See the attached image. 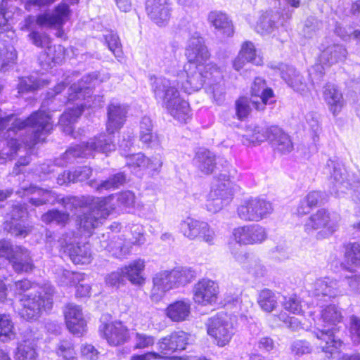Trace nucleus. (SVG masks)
I'll use <instances>...</instances> for the list:
<instances>
[{
  "mask_svg": "<svg viewBox=\"0 0 360 360\" xmlns=\"http://www.w3.org/2000/svg\"><path fill=\"white\" fill-rule=\"evenodd\" d=\"M345 174L340 169L334 168L333 174L330 177V183L333 184L331 193L336 196H340L342 193L346 192L348 187V183L345 181Z\"/></svg>",
  "mask_w": 360,
  "mask_h": 360,
  "instance_id": "09e8293b",
  "label": "nucleus"
},
{
  "mask_svg": "<svg viewBox=\"0 0 360 360\" xmlns=\"http://www.w3.org/2000/svg\"><path fill=\"white\" fill-rule=\"evenodd\" d=\"M65 320L68 330L77 335L86 331V321L81 307L75 304H68L64 309Z\"/></svg>",
  "mask_w": 360,
  "mask_h": 360,
  "instance_id": "6ab92c4d",
  "label": "nucleus"
},
{
  "mask_svg": "<svg viewBox=\"0 0 360 360\" xmlns=\"http://www.w3.org/2000/svg\"><path fill=\"white\" fill-rule=\"evenodd\" d=\"M86 103H77L75 108L70 109L65 112L60 117L59 124L63 127V131L68 134H72L73 129L72 124L76 122L77 118L82 115L84 107Z\"/></svg>",
  "mask_w": 360,
  "mask_h": 360,
  "instance_id": "e433bc0d",
  "label": "nucleus"
},
{
  "mask_svg": "<svg viewBox=\"0 0 360 360\" xmlns=\"http://www.w3.org/2000/svg\"><path fill=\"white\" fill-rule=\"evenodd\" d=\"M308 323H303V329L311 330L320 341L319 347L328 359L340 354L342 342L335 336L338 324L342 320V312L338 307L330 304L319 311L320 317H314L315 311H309Z\"/></svg>",
  "mask_w": 360,
  "mask_h": 360,
  "instance_id": "f03ea898",
  "label": "nucleus"
},
{
  "mask_svg": "<svg viewBox=\"0 0 360 360\" xmlns=\"http://www.w3.org/2000/svg\"><path fill=\"white\" fill-rule=\"evenodd\" d=\"M234 192L235 185L229 179L216 180L207 195V210L213 213L219 212L231 202Z\"/></svg>",
  "mask_w": 360,
  "mask_h": 360,
  "instance_id": "1a4fd4ad",
  "label": "nucleus"
},
{
  "mask_svg": "<svg viewBox=\"0 0 360 360\" xmlns=\"http://www.w3.org/2000/svg\"><path fill=\"white\" fill-rule=\"evenodd\" d=\"M58 282L60 285H75L77 283L82 282L85 278V274L79 272H72L65 269H60L56 274Z\"/></svg>",
  "mask_w": 360,
  "mask_h": 360,
  "instance_id": "49530a36",
  "label": "nucleus"
},
{
  "mask_svg": "<svg viewBox=\"0 0 360 360\" xmlns=\"http://www.w3.org/2000/svg\"><path fill=\"white\" fill-rule=\"evenodd\" d=\"M17 332L10 315L0 314V341L8 342L16 338Z\"/></svg>",
  "mask_w": 360,
  "mask_h": 360,
  "instance_id": "58836bf2",
  "label": "nucleus"
},
{
  "mask_svg": "<svg viewBox=\"0 0 360 360\" xmlns=\"http://www.w3.org/2000/svg\"><path fill=\"white\" fill-rule=\"evenodd\" d=\"M29 37L37 46L48 47V46H49L50 38L46 34H40L37 32H32L30 34Z\"/></svg>",
  "mask_w": 360,
  "mask_h": 360,
  "instance_id": "774afa93",
  "label": "nucleus"
},
{
  "mask_svg": "<svg viewBox=\"0 0 360 360\" xmlns=\"http://www.w3.org/2000/svg\"><path fill=\"white\" fill-rule=\"evenodd\" d=\"M70 13L69 6L65 4H60L53 12L39 15L37 23L41 27L59 29L68 20Z\"/></svg>",
  "mask_w": 360,
  "mask_h": 360,
  "instance_id": "a211bd4d",
  "label": "nucleus"
},
{
  "mask_svg": "<svg viewBox=\"0 0 360 360\" xmlns=\"http://www.w3.org/2000/svg\"><path fill=\"white\" fill-rule=\"evenodd\" d=\"M94 207L88 212L84 213L78 217L77 221L79 229L91 233V231L102 223L110 214V210L104 207L102 203L97 201V198L91 200Z\"/></svg>",
  "mask_w": 360,
  "mask_h": 360,
  "instance_id": "ddd939ff",
  "label": "nucleus"
},
{
  "mask_svg": "<svg viewBox=\"0 0 360 360\" xmlns=\"http://www.w3.org/2000/svg\"><path fill=\"white\" fill-rule=\"evenodd\" d=\"M309 292L316 300L323 299L325 301L342 295L345 292L339 282L330 278L316 280Z\"/></svg>",
  "mask_w": 360,
  "mask_h": 360,
  "instance_id": "dca6fc26",
  "label": "nucleus"
},
{
  "mask_svg": "<svg viewBox=\"0 0 360 360\" xmlns=\"http://www.w3.org/2000/svg\"><path fill=\"white\" fill-rule=\"evenodd\" d=\"M271 127L261 128L256 127L248 129L246 134L242 137V142L245 145L257 144L268 140L269 141Z\"/></svg>",
  "mask_w": 360,
  "mask_h": 360,
  "instance_id": "4c0bfd02",
  "label": "nucleus"
},
{
  "mask_svg": "<svg viewBox=\"0 0 360 360\" xmlns=\"http://www.w3.org/2000/svg\"><path fill=\"white\" fill-rule=\"evenodd\" d=\"M64 49L61 46H48L46 50V55L47 59L46 63L48 65L53 63H59L64 58Z\"/></svg>",
  "mask_w": 360,
  "mask_h": 360,
  "instance_id": "6e6d98bb",
  "label": "nucleus"
},
{
  "mask_svg": "<svg viewBox=\"0 0 360 360\" xmlns=\"http://www.w3.org/2000/svg\"><path fill=\"white\" fill-rule=\"evenodd\" d=\"M236 114L239 119L246 117L250 110L248 101L246 98H240L236 103Z\"/></svg>",
  "mask_w": 360,
  "mask_h": 360,
  "instance_id": "338daca9",
  "label": "nucleus"
},
{
  "mask_svg": "<svg viewBox=\"0 0 360 360\" xmlns=\"http://www.w3.org/2000/svg\"><path fill=\"white\" fill-rule=\"evenodd\" d=\"M144 268V261L139 259L122 267V274L131 284L141 286L145 283Z\"/></svg>",
  "mask_w": 360,
  "mask_h": 360,
  "instance_id": "c756f323",
  "label": "nucleus"
},
{
  "mask_svg": "<svg viewBox=\"0 0 360 360\" xmlns=\"http://www.w3.org/2000/svg\"><path fill=\"white\" fill-rule=\"evenodd\" d=\"M339 228L338 217L325 209H320L310 215L304 224L309 234L315 233L317 240L328 238Z\"/></svg>",
  "mask_w": 360,
  "mask_h": 360,
  "instance_id": "39448f33",
  "label": "nucleus"
},
{
  "mask_svg": "<svg viewBox=\"0 0 360 360\" xmlns=\"http://www.w3.org/2000/svg\"><path fill=\"white\" fill-rule=\"evenodd\" d=\"M323 97L334 115L338 114L345 105L342 94L335 84H328L324 87Z\"/></svg>",
  "mask_w": 360,
  "mask_h": 360,
  "instance_id": "cd10ccee",
  "label": "nucleus"
},
{
  "mask_svg": "<svg viewBox=\"0 0 360 360\" xmlns=\"http://www.w3.org/2000/svg\"><path fill=\"white\" fill-rule=\"evenodd\" d=\"M41 220L49 224L55 222L58 225L64 226L69 221V214L57 210H52L41 216Z\"/></svg>",
  "mask_w": 360,
  "mask_h": 360,
  "instance_id": "603ef678",
  "label": "nucleus"
},
{
  "mask_svg": "<svg viewBox=\"0 0 360 360\" xmlns=\"http://www.w3.org/2000/svg\"><path fill=\"white\" fill-rule=\"evenodd\" d=\"M191 340V334L183 330H174L160 338L156 343V349L163 360H191V357L188 356H172L174 352L185 350Z\"/></svg>",
  "mask_w": 360,
  "mask_h": 360,
  "instance_id": "423d86ee",
  "label": "nucleus"
},
{
  "mask_svg": "<svg viewBox=\"0 0 360 360\" xmlns=\"http://www.w3.org/2000/svg\"><path fill=\"white\" fill-rule=\"evenodd\" d=\"M194 162L204 174H211L215 168V156L210 150L200 148L196 153Z\"/></svg>",
  "mask_w": 360,
  "mask_h": 360,
  "instance_id": "72a5a7b5",
  "label": "nucleus"
},
{
  "mask_svg": "<svg viewBox=\"0 0 360 360\" xmlns=\"http://www.w3.org/2000/svg\"><path fill=\"white\" fill-rule=\"evenodd\" d=\"M38 354L34 340H24L20 343L15 354L16 360H36Z\"/></svg>",
  "mask_w": 360,
  "mask_h": 360,
  "instance_id": "37998d69",
  "label": "nucleus"
},
{
  "mask_svg": "<svg viewBox=\"0 0 360 360\" xmlns=\"http://www.w3.org/2000/svg\"><path fill=\"white\" fill-rule=\"evenodd\" d=\"M257 303L262 310L271 312L278 304L277 297L271 290L264 289L259 292Z\"/></svg>",
  "mask_w": 360,
  "mask_h": 360,
  "instance_id": "de8ad7c7",
  "label": "nucleus"
},
{
  "mask_svg": "<svg viewBox=\"0 0 360 360\" xmlns=\"http://www.w3.org/2000/svg\"><path fill=\"white\" fill-rule=\"evenodd\" d=\"M185 56L188 60L186 63L207 64L210 54L203 38L199 34L195 33L188 39L185 48Z\"/></svg>",
  "mask_w": 360,
  "mask_h": 360,
  "instance_id": "4468645a",
  "label": "nucleus"
},
{
  "mask_svg": "<svg viewBox=\"0 0 360 360\" xmlns=\"http://www.w3.org/2000/svg\"><path fill=\"white\" fill-rule=\"evenodd\" d=\"M306 303L304 302L303 306L301 301L297 297H290L285 299L283 303V307L285 310L295 314H300L302 311L305 313L304 307Z\"/></svg>",
  "mask_w": 360,
  "mask_h": 360,
  "instance_id": "4d7b16f0",
  "label": "nucleus"
},
{
  "mask_svg": "<svg viewBox=\"0 0 360 360\" xmlns=\"http://www.w3.org/2000/svg\"><path fill=\"white\" fill-rule=\"evenodd\" d=\"M27 215V209L22 206H15L11 212V219L10 222L11 225L8 228V223L6 222L5 226L6 229H8L11 234L15 236L25 237L32 229L30 226H24L20 224H15V221H17Z\"/></svg>",
  "mask_w": 360,
  "mask_h": 360,
  "instance_id": "7c9ffc66",
  "label": "nucleus"
},
{
  "mask_svg": "<svg viewBox=\"0 0 360 360\" xmlns=\"http://www.w3.org/2000/svg\"><path fill=\"white\" fill-rule=\"evenodd\" d=\"M269 143L274 150L283 154L290 153L293 148L288 134L278 127H271Z\"/></svg>",
  "mask_w": 360,
  "mask_h": 360,
  "instance_id": "a878e982",
  "label": "nucleus"
},
{
  "mask_svg": "<svg viewBox=\"0 0 360 360\" xmlns=\"http://www.w3.org/2000/svg\"><path fill=\"white\" fill-rule=\"evenodd\" d=\"M291 350L293 354L296 356H301L310 353L311 347L309 343L307 341L297 340L292 343Z\"/></svg>",
  "mask_w": 360,
  "mask_h": 360,
  "instance_id": "e2e57ef3",
  "label": "nucleus"
},
{
  "mask_svg": "<svg viewBox=\"0 0 360 360\" xmlns=\"http://www.w3.org/2000/svg\"><path fill=\"white\" fill-rule=\"evenodd\" d=\"M94 79H96L95 76L89 75L83 77L77 84H73L68 89V100L71 101L89 97L91 84L94 82Z\"/></svg>",
  "mask_w": 360,
  "mask_h": 360,
  "instance_id": "2f4dec72",
  "label": "nucleus"
},
{
  "mask_svg": "<svg viewBox=\"0 0 360 360\" xmlns=\"http://www.w3.org/2000/svg\"><path fill=\"white\" fill-rule=\"evenodd\" d=\"M61 242V246L64 249V252L69 255L70 259L76 264H89L91 259V253L89 244H84L79 245L77 244L74 245L72 243H67L66 240Z\"/></svg>",
  "mask_w": 360,
  "mask_h": 360,
  "instance_id": "4be33fe9",
  "label": "nucleus"
},
{
  "mask_svg": "<svg viewBox=\"0 0 360 360\" xmlns=\"http://www.w3.org/2000/svg\"><path fill=\"white\" fill-rule=\"evenodd\" d=\"M206 326L207 334L221 347L229 345L236 333L235 319L227 314L221 313L211 317Z\"/></svg>",
  "mask_w": 360,
  "mask_h": 360,
  "instance_id": "6e6552de",
  "label": "nucleus"
},
{
  "mask_svg": "<svg viewBox=\"0 0 360 360\" xmlns=\"http://www.w3.org/2000/svg\"><path fill=\"white\" fill-rule=\"evenodd\" d=\"M191 303L188 300H176L166 308V316L174 322H182L191 315Z\"/></svg>",
  "mask_w": 360,
  "mask_h": 360,
  "instance_id": "5701e85b",
  "label": "nucleus"
},
{
  "mask_svg": "<svg viewBox=\"0 0 360 360\" xmlns=\"http://www.w3.org/2000/svg\"><path fill=\"white\" fill-rule=\"evenodd\" d=\"M127 164L133 169H148L150 171H156L162 167V161L160 156L148 158L142 153H137L127 157Z\"/></svg>",
  "mask_w": 360,
  "mask_h": 360,
  "instance_id": "bb28decb",
  "label": "nucleus"
},
{
  "mask_svg": "<svg viewBox=\"0 0 360 360\" xmlns=\"http://www.w3.org/2000/svg\"><path fill=\"white\" fill-rule=\"evenodd\" d=\"M193 300L202 306L212 305L218 299L219 292V285L210 279H202L193 287Z\"/></svg>",
  "mask_w": 360,
  "mask_h": 360,
  "instance_id": "2eb2a0df",
  "label": "nucleus"
},
{
  "mask_svg": "<svg viewBox=\"0 0 360 360\" xmlns=\"http://www.w3.org/2000/svg\"><path fill=\"white\" fill-rule=\"evenodd\" d=\"M47 84V82L44 78H40L38 80L33 77L23 78L18 84L20 93L36 90L44 85Z\"/></svg>",
  "mask_w": 360,
  "mask_h": 360,
  "instance_id": "864d4df0",
  "label": "nucleus"
},
{
  "mask_svg": "<svg viewBox=\"0 0 360 360\" xmlns=\"http://www.w3.org/2000/svg\"><path fill=\"white\" fill-rule=\"evenodd\" d=\"M272 211L273 208L269 202L257 198L244 200L237 208L238 216L245 221H258Z\"/></svg>",
  "mask_w": 360,
  "mask_h": 360,
  "instance_id": "9b49d317",
  "label": "nucleus"
},
{
  "mask_svg": "<svg viewBox=\"0 0 360 360\" xmlns=\"http://www.w3.org/2000/svg\"><path fill=\"white\" fill-rule=\"evenodd\" d=\"M350 336L354 344L360 343V319L356 316L351 317Z\"/></svg>",
  "mask_w": 360,
  "mask_h": 360,
  "instance_id": "69168bd1",
  "label": "nucleus"
},
{
  "mask_svg": "<svg viewBox=\"0 0 360 360\" xmlns=\"http://www.w3.org/2000/svg\"><path fill=\"white\" fill-rule=\"evenodd\" d=\"M100 332L103 338L111 346H119L129 340L128 328L120 321L105 323L100 326Z\"/></svg>",
  "mask_w": 360,
  "mask_h": 360,
  "instance_id": "f3484780",
  "label": "nucleus"
},
{
  "mask_svg": "<svg viewBox=\"0 0 360 360\" xmlns=\"http://www.w3.org/2000/svg\"><path fill=\"white\" fill-rule=\"evenodd\" d=\"M58 360H77V353L72 342L63 340L56 348Z\"/></svg>",
  "mask_w": 360,
  "mask_h": 360,
  "instance_id": "3c124183",
  "label": "nucleus"
},
{
  "mask_svg": "<svg viewBox=\"0 0 360 360\" xmlns=\"http://www.w3.org/2000/svg\"><path fill=\"white\" fill-rule=\"evenodd\" d=\"M13 124V128L18 129L30 126L32 129L34 143L44 141L46 136L53 128L50 115L42 110L32 114L25 120H15Z\"/></svg>",
  "mask_w": 360,
  "mask_h": 360,
  "instance_id": "9d476101",
  "label": "nucleus"
},
{
  "mask_svg": "<svg viewBox=\"0 0 360 360\" xmlns=\"http://www.w3.org/2000/svg\"><path fill=\"white\" fill-rule=\"evenodd\" d=\"M345 267L352 271L360 265V244L358 243H350L345 247Z\"/></svg>",
  "mask_w": 360,
  "mask_h": 360,
  "instance_id": "ea45409f",
  "label": "nucleus"
},
{
  "mask_svg": "<svg viewBox=\"0 0 360 360\" xmlns=\"http://www.w3.org/2000/svg\"><path fill=\"white\" fill-rule=\"evenodd\" d=\"M208 20L219 34L226 37L233 36V24L226 13L217 11H212L208 15Z\"/></svg>",
  "mask_w": 360,
  "mask_h": 360,
  "instance_id": "c85d7f7f",
  "label": "nucleus"
},
{
  "mask_svg": "<svg viewBox=\"0 0 360 360\" xmlns=\"http://www.w3.org/2000/svg\"><path fill=\"white\" fill-rule=\"evenodd\" d=\"M81 356L86 360H98L99 352L92 345H82L80 348Z\"/></svg>",
  "mask_w": 360,
  "mask_h": 360,
  "instance_id": "0e129e2a",
  "label": "nucleus"
},
{
  "mask_svg": "<svg viewBox=\"0 0 360 360\" xmlns=\"http://www.w3.org/2000/svg\"><path fill=\"white\" fill-rule=\"evenodd\" d=\"M91 174V169L89 167H83L76 169L73 173H68V181H82L87 179Z\"/></svg>",
  "mask_w": 360,
  "mask_h": 360,
  "instance_id": "680f3d73",
  "label": "nucleus"
},
{
  "mask_svg": "<svg viewBox=\"0 0 360 360\" xmlns=\"http://www.w3.org/2000/svg\"><path fill=\"white\" fill-rule=\"evenodd\" d=\"M144 242L145 238L143 236L140 232H138V235L134 236L132 239L124 240L120 238H113L108 245L103 246L109 252H112V255L119 256L129 253L131 245H139L144 243Z\"/></svg>",
  "mask_w": 360,
  "mask_h": 360,
  "instance_id": "393cba45",
  "label": "nucleus"
},
{
  "mask_svg": "<svg viewBox=\"0 0 360 360\" xmlns=\"http://www.w3.org/2000/svg\"><path fill=\"white\" fill-rule=\"evenodd\" d=\"M206 222L191 217H187L181 222L180 229L184 236L190 240H195L200 236Z\"/></svg>",
  "mask_w": 360,
  "mask_h": 360,
  "instance_id": "c9c22d12",
  "label": "nucleus"
},
{
  "mask_svg": "<svg viewBox=\"0 0 360 360\" xmlns=\"http://www.w3.org/2000/svg\"><path fill=\"white\" fill-rule=\"evenodd\" d=\"M105 41L109 49L115 57L120 58L122 56V47L118 36L114 33H109L105 37Z\"/></svg>",
  "mask_w": 360,
  "mask_h": 360,
  "instance_id": "052dcab7",
  "label": "nucleus"
},
{
  "mask_svg": "<svg viewBox=\"0 0 360 360\" xmlns=\"http://www.w3.org/2000/svg\"><path fill=\"white\" fill-rule=\"evenodd\" d=\"M146 10L148 17L158 25H165L170 18L169 0H146Z\"/></svg>",
  "mask_w": 360,
  "mask_h": 360,
  "instance_id": "aec40b11",
  "label": "nucleus"
},
{
  "mask_svg": "<svg viewBox=\"0 0 360 360\" xmlns=\"http://www.w3.org/2000/svg\"><path fill=\"white\" fill-rule=\"evenodd\" d=\"M127 112V109L124 105L117 101H112L108 108L106 123V130L109 134H100L90 139L86 143L69 148L64 155L65 158L87 157L92 155L94 152L108 155V153L115 150V145L112 141L111 134L123 126L126 120Z\"/></svg>",
  "mask_w": 360,
  "mask_h": 360,
  "instance_id": "7ed1b4c3",
  "label": "nucleus"
},
{
  "mask_svg": "<svg viewBox=\"0 0 360 360\" xmlns=\"http://www.w3.org/2000/svg\"><path fill=\"white\" fill-rule=\"evenodd\" d=\"M52 292L49 289V292L39 288V290L23 295L20 299L21 309L19 311L20 315L27 319L32 320L38 318L42 309H50L52 307Z\"/></svg>",
  "mask_w": 360,
  "mask_h": 360,
  "instance_id": "0eeeda50",
  "label": "nucleus"
},
{
  "mask_svg": "<svg viewBox=\"0 0 360 360\" xmlns=\"http://www.w3.org/2000/svg\"><path fill=\"white\" fill-rule=\"evenodd\" d=\"M165 72L176 79L171 80L162 77L151 78L152 91L155 99L162 103L167 112L181 123L186 122L190 118V106L181 96L176 87L179 83H181L185 92L191 94L201 89L207 79L217 81L222 77L221 70L213 63H185L181 67L175 58L165 64Z\"/></svg>",
  "mask_w": 360,
  "mask_h": 360,
  "instance_id": "f257e3e1",
  "label": "nucleus"
},
{
  "mask_svg": "<svg viewBox=\"0 0 360 360\" xmlns=\"http://www.w3.org/2000/svg\"><path fill=\"white\" fill-rule=\"evenodd\" d=\"M155 337L141 333H136L134 336V348L146 349L155 343Z\"/></svg>",
  "mask_w": 360,
  "mask_h": 360,
  "instance_id": "bf43d9fd",
  "label": "nucleus"
},
{
  "mask_svg": "<svg viewBox=\"0 0 360 360\" xmlns=\"http://www.w3.org/2000/svg\"><path fill=\"white\" fill-rule=\"evenodd\" d=\"M24 192L26 194L34 195L30 198V202L35 206L49 202L53 198V193L51 191L44 190L35 186L26 188Z\"/></svg>",
  "mask_w": 360,
  "mask_h": 360,
  "instance_id": "a18cd8bd",
  "label": "nucleus"
},
{
  "mask_svg": "<svg viewBox=\"0 0 360 360\" xmlns=\"http://www.w3.org/2000/svg\"><path fill=\"white\" fill-rule=\"evenodd\" d=\"M274 94L268 86L263 90L257 89L256 94L251 96L252 105L258 110H263L265 105L273 103Z\"/></svg>",
  "mask_w": 360,
  "mask_h": 360,
  "instance_id": "a19ab883",
  "label": "nucleus"
},
{
  "mask_svg": "<svg viewBox=\"0 0 360 360\" xmlns=\"http://www.w3.org/2000/svg\"><path fill=\"white\" fill-rule=\"evenodd\" d=\"M278 15L273 13H265L259 15L255 27V30L261 34L271 33L275 27V20Z\"/></svg>",
  "mask_w": 360,
  "mask_h": 360,
  "instance_id": "79ce46f5",
  "label": "nucleus"
},
{
  "mask_svg": "<svg viewBox=\"0 0 360 360\" xmlns=\"http://www.w3.org/2000/svg\"><path fill=\"white\" fill-rule=\"evenodd\" d=\"M241 58H245L247 62L252 64L260 65L262 63V58L257 55L255 46L252 43L247 41L245 42L241 47L240 53L236 58V66L238 67V62Z\"/></svg>",
  "mask_w": 360,
  "mask_h": 360,
  "instance_id": "c03bdc74",
  "label": "nucleus"
},
{
  "mask_svg": "<svg viewBox=\"0 0 360 360\" xmlns=\"http://www.w3.org/2000/svg\"><path fill=\"white\" fill-rule=\"evenodd\" d=\"M124 175L122 173H119L109 178L108 180L103 181L98 186L96 189L102 191L103 190L115 188L122 185L124 182Z\"/></svg>",
  "mask_w": 360,
  "mask_h": 360,
  "instance_id": "13d9d810",
  "label": "nucleus"
},
{
  "mask_svg": "<svg viewBox=\"0 0 360 360\" xmlns=\"http://www.w3.org/2000/svg\"><path fill=\"white\" fill-rule=\"evenodd\" d=\"M13 270L18 273H29L34 269L30 252L21 246H15L14 254L10 259Z\"/></svg>",
  "mask_w": 360,
  "mask_h": 360,
  "instance_id": "412c9836",
  "label": "nucleus"
},
{
  "mask_svg": "<svg viewBox=\"0 0 360 360\" xmlns=\"http://www.w3.org/2000/svg\"><path fill=\"white\" fill-rule=\"evenodd\" d=\"M97 201L102 203L104 207L110 211L115 207H132L135 204V195L129 191H126L120 193L115 194L103 199L97 198Z\"/></svg>",
  "mask_w": 360,
  "mask_h": 360,
  "instance_id": "b1692460",
  "label": "nucleus"
},
{
  "mask_svg": "<svg viewBox=\"0 0 360 360\" xmlns=\"http://www.w3.org/2000/svg\"><path fill=\"white\" fill-rule=\"evenodd\" d=\"M17 55L12 46L0 49V71H5L10 64L14 63Z\"/></svg>",
  "mask_w": 360,
  "mask_h": 360,
  "instance_id": "5fc2aeb1",
  "label": "nucleus"
},
{
  "mask_svg": "<svg viewBox=\"0 0 360 360\" xmlns=\"http://www.w3.org/2000/svg\"><path fill=\"white\" fill-rule=\"evenodd\" d=\"M231 254L236 261L242 264L244 268L248 269L250 272L257 276L261 274V264L256 261L248 259V255L246 252L233 250Z\"/></svg>",
  "mask_w": 360,
  "mask_h": 360,
  "instance_id": "8fccbe9b",
  "label": "nucleus"
},
{
  "mask_svg": "<svg viewBox=\"0 0 360 360\" xmlns=\"http://www.w3.org/2000/svg\"><path fill=\"white\" fill-rule=\"evenodd\" d=\"M232 238L240 245L260 244L266 238L264 228L258 224L245 225L233 229Z\"/></svg>",
  "mask_w": 360,
  "mask_h": 360,
  "instance_id": "f8f14e48",
  "label": "nucleus"
},
{
  "mask_svg": "<svg viewBox=\"0 0 360 360\" xmlns=\"http://www.w3.org/2000/svg\"><path fill=\"white\" fill-rule=\"evenodd\" d=\"M195 276V272L188 268H176L158 272L153 278L150 295L152 300L160 301L167 292L191 283Z\"/></svg>",
  "mask_w": 360,
  "mask_h": 360,
  "instance_id": "20e7f679",
  "label": "nucleus"
},
{
  "mask_svg": "<svg viewBox=\"0 0 360 360\" xmlns=\"http://www.w3.org/2000/svg\"><path fill=\"white\" fill-rule=\"evenodd\" d=\"M347 50L341 45L332 44L324 49L319 57L320 63L323 65H331L346 58Z\"/></svg>",
  "mask_w": 360,
  "mask_h": 360,
  "instance_id": "473e14b6",
  "label": "nucleus"
},
{
  "mask_svg": "<svg viewBox=\"0 0 360 360\" xmlns=\"http://www.w3.org/2000/svg\"><path fill=\"white\" fill-rule=\"evenodd\" d=\"M281 75L288 85L295 91L303 94L307 91L306 83L294 68L286 67L285 70H282Z\"/></svg>",
  "mask_w": 360,
  "mask_h": 360,
  "instance_id": "f704fd0d",
  "label": "nucleus"
}]
</instances>
